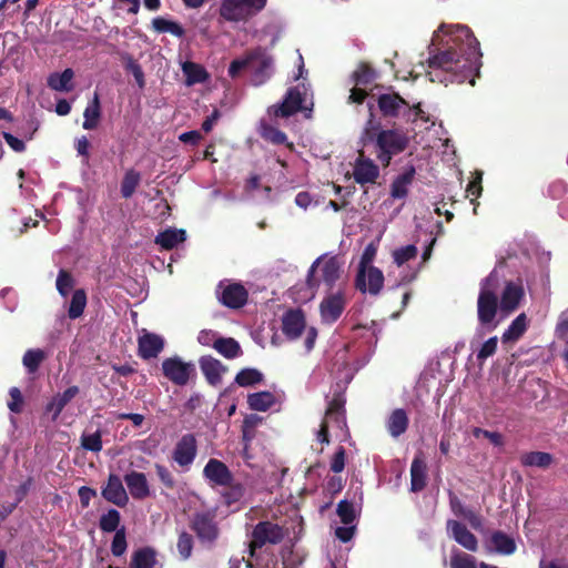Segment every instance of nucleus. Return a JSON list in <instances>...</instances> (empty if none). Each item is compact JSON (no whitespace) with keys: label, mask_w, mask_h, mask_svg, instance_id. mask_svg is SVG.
<instances>
[{"label":"nucleus","mask_w":568,"mask_h":568,"mask_svg":"<svg viewBox=\"0 0 568 568\" xmlns=\"http://www.w3.org/2000/svg\"><path fill=\"white\" fill-rule=\"evenodd\" d=\"M376 254H377V244L374 242L368 243L365 246V248L361 255V260H359L357 270L373 267L374 265H372V263L374 262Z\"/></svg>","instance_id":"nucleus-57"},{"label":"nucleus","mask_w":568,"mask_h":568,"mask_svg":"<svg viewBox=\"0 0 568 568\" xmlns=\"http://www.w3.org/2000/svg\"><path fill=\"white\" fill-rule=\"evenodd\" d=\"M479 42L465 24L442 23L428 44V80L475 84L481 67Z\"/></svg>","instance_id":"nucleus-1"},{"label":"nucleus","mask_w":568,"mask_h":568,"mask_svg":"<svg viewBox=\"0 0 568 568\" xmlns=\"http://www.w3.org/2000/svg\"><path fill=\"white\" fill-rule=\"evenodd\" d=\"M219 288H222L219 294V301L224 306L239 310L246 304L248 292L241 283H231L224 287H222V283H220Z\"/></svg>","instance_id":"nucleus-14"},{"label":"nucleus","mask_w":568,"mask_h":568,"mask_svg":"<svg viewBox=\"0 0 568 568\" xmlns=\"http://www.w3.org/2000/svg\"><path fill=\"white\" fill-rule=\"evenodd\" d=\"M81 446L89 452L99 453L102 449V435L100 430L92 434H82Z\"/></svg>","instance_id":"nucleus-53"},{"label":"nucleus","mask_w":568,"mask_h":568,"mask_svg":"<svg viewBox=\"0 0 568 568\" xmlns=\"http://www.w3.org/2000/svg\"><path fill=\"white\" fill-rule=\"evenodd\" d=\"M164 348V339L154 333H145L138 339V354L143 359L155 358Z\"/></svg>","instance_id":"nucleus-21"},{"label":"nucleus","mask_w":568,"mask_h":568,"mask_svg":"<svg viewBox=\"0 0 568 568\" xmlns=\"http://www.w3.org/2000/svg\"><path fill=\"white\" fill-rule=\"evenodd\" d=\"M141 181V175L138 171L130 169L125 172L121 182V195L124 199H130Z\"/></svg>","instance_id":"nucleus-42"},{"label":"nucleus","mask_w":568,"mask_h":568,"mask_svg":"<svg viewBox=\"0 0 568 568\" xmlns=\"http://www.w3.org/2000/svg\"><path fill=\"white\" fill-rule=\"evenodd\" d=\"M156 555L155 549L152 547L139 548L132 552L129 568H158L161 565Z\"/></svg>","instance_id":"nucleus-28"},{"label":"nucleus","mask_w":568,"mask_h":568,"mask_svg":"<svg viewBox=\"0 0 568 568\" xmlns=\"http://www.w3.org/2000/svg\"><path fill=\"white\" fill-rule=\"evenodd\" d=\"M418 250L414 244L397 247L393 251L392 256L394 263L397 266H402L405 263L415 260L417 257Z\"/></svg>","instance_id":"nucleus-46"},{"label":"nucleus","mask_w":568,"mask_h":568,"mask_svg":"<svg viewBox=\"0 0 568 568\" xmlns=\"http://www.w3.org/2000/svg\"><path fill=\"white\" fill-rule=\"evenodd\" d=\"M206 479L217 486H226L233 480V474L229 467L221 460L211 458L203 469Z\"/></svg>","instance_id":"nucleus-18"},{"label":"nucleus","mask_w":568,"mask_h":568,"mask_svg":"<svg viewBox=\"0 0 568 568\" xmlns=\"http://www.w3.org/2000/svg\"><path fill=\"white\" fill-rule=\"evenodd\" d=\"M10 400L8 402V408L14 414H20L23 410L24 399L21 390L18 387H11L9 389Z\"/></svg>","instance_id":"nucleus-61"},{"label":"nucleus","mask_w":568,"mask_h":568,"mask_svg":"<svg viewBox=\"0 0 568 568\" xmlns=\"http://www.w3.org/2000/svg\"><path fill=\"white\" fill-rule=\"evenodd\" d=\"M73 78L74 71L71 68H67L61 73H51L47 79V84L53 91L71 92L74 88L72 83Z\"/></svg>","instance_id":"nucleus-29"},{"label":"nucleus","mask_w":568,"mask_h":568,"mask_svg":"<svg viewBox=\"0 0 568 568\" xmlns=\"http://www.w3.org/2000/svg\"><path fill=\"white\" fill-rule=\"evenodd\" d=\"M261 135L265 141L275 145L286 144L291 150L294 148L292 142H287V135L273 125H263Z\"/></svg>","instance_id":"nucleus-44"},{"label":"nucleus","mask_w":568,"mask_h":568,"mask_svg":"<svg viewBox=\"0 0 568 568\" xmlns=\"http://www.w3.org/2000/svg\"><path fill=\"white\" fill-rule=\"evenodd\" d=\"M79 392L80 389L78 386H70L62 394L59 393L53 396L52 399L45 405V412L53 413V422L57 420L63 408L79 394Z\"/></svg>","instance_id":"nucleus-27"},{"label":"nucleus","mask_w":568,"mask_h":568,"mask_svg":"<svg viewBox=\"0 0 568 568\" xmlns=\"http://www.w3.org/2000/svg\"><path fill=\"white\" fill-rule=\"evenodd\" d=\"M201 372L211 386H217L222 382V375L227 371L221 361L211 355L201 356L199 359Z\"/></svg>","instance_id":"nucleus-20"},{"label":"nucleus","mask_w":568,"mask_h":568,"mask_svg":"<svg viewBox=\"0 0 568 568\" xmlns=\"http://www.w3.org/2000/svg\"><path fill=\"white\" fill-rule=\"evenodd\" d=\"M183 72L186 74L190 83H201L207 77L205 69L194 62H185L183 64Z\"/></svg>","instance_id":"nucleus-50"},{"label":"nucleus","mask_w":568,"mask_h":568,"mask_svg":"<svg viewBox=\"0 0 568 568\" xmlns=\"http://www.w3.org/2000/svg\"><path fill=\"white\" fill-rule=\"evenodd\" d=\"M450 568H477L475 557L454 549L450 555Z\"/></svg>","instance_id":"nucleus-48"},{"label":"nucleus","mask_w":568,"mask_h":568,"mask_svg":"<svg viewBox=\"0 0 568 568\" xmlns=\"http://www.w3.org/2000/svg\"><path fill=\"white\" fill-rule=\"evenodd\" d=\"M176 547L182 559H187L192 554L193 537L189 532L182 531L179 535Z\"/></svg>","instance_id":"nucleus-56"},{"label":"nucleus","mask_w":568,"mask_h":568,"mask_svg":"<svg viewBox=\"0 0 568 568\" xmlns=\"http://www.w3.org/2000/svg\"><path fill=\"white\" fill-rule=\"evenodd\" d=\"M124 483L134 499L142 500L150 496L149 483L144 473L132 470L124 475Z\"/></svg>","instance_id":"nucleus-25"},{"label":"nucleus","mask_w":568,"mask_h":568,"mask_svg":"<svg viewBox=\"0 0 568 568\" xmlns=\"http://www.w3.org/2000/svg\"><path fill=\"white\" fill-rule=\"evenodd\" d=\"M490 544L497 552L503 555H510L516 550L514 539L501 531L491 535Z\"/></svg>","instance_id":"nucleus-40"},{"label":"nucleus","mask_w":568,"mask_h":568,"mask_svg":"<svg viewBox=\"0 0 568 568\" xmlns=\"http://www.w3.org/2000/svg\"><path fill=\"white\" fill-rule=\"evenodd\" d=\"M257 568H295L294 560L292 559V554L290 552L286 557L282 555L281 558L275 557L274 555H267L266 557L256 558Z\"/></svg>","instance_id":"nucleus-36"},{"label":"nucleus","mask_w":568,"mask_h":568,"mask_svg":"<svg viewBox=\"0 0 568 568\" xmlns=\"http://www.w3.org/2000/svg\"><path fill=\"white\" fill-rule=\"evenodd\" d=\"M379 175L378 166L371 160L364 158L363 153L356 160L353 176L356 183L364 185L367 183H375Z\"/></svg>","instance_id":"nucleus-19"},{"label":"nucleus","mask_w":568,"mask_h":568,"mask_svg":"<svg viewBox=\"0 0 568 568\" xmlns=\"http://www.w3.org/2000/svg\"><path fill=\"white\" fill-rule=\"evenodd\" d=\"M346 397L344 390L334 392L328 402L325 418L334 422L338 427H346Z\"/></svg>","instance_id":"nucleus-22"},{"label":"nucleus","mask_w":568,"mask_h":568,"mask_svg":"<svg viewBox=\"0 0 568 568\" xmlns=\"http://www.w3.org/2000/svg\"><path fill=\"white\" fill-rule=\"evenodd\" d=\"M245 68H250V51L246 52L244 58L235 59L231 62L229 67V75L234 79Z\"/></svg>","instance_id":"nucleus-64"},{"label":"nucleus","mask_w":568,"mask_h":568,"mask_svg":"<svg viewBox=\"0 0 568 568\" xmlns=\"http://www.w3.org/2000/svg\"><path fill=\"white\" fill-rule=\"evenodd\" d=\"M152 26L154 30L160 33L169 32L178 38H182L185 34V31L181 24L162 17L154 18L152 20Z\"/></svg>","instance_id":"nucleus-43"},{"label":"nucleus","mask_w":568,"mask_h":568,"mask_svg":"<svg viewBox=\"0 0 568 568\" xmlns=\"http://www.w3.org/2000/svg\"><path fill=\"white\" fill-rule=\"evenodd\" d=\"M273 59L265 49L257 47L250 51V69L256 85L264 83L272 73Z\"/></svg>","instance_id":"nucleus-11"},{"label":"nucleus","mask_w":568,"mask_h":568,"mask_svg":"<svg viewBox=\"0 0 568 568\" xmlns=\"http://www.w3.org/2000/svg\"><path fill=\"white\" fill-rule=\"evenodd\" d=\"M57 290L58 292L63 296L65 297L70 291L72 290L73 285H74V280L72 277V275L65 271V270H60L59 274H58V277H57Z\"/></svg>","instance_id":"nucleus-55"},{"label":"nucleus","mask_w":568,"mask_h":568,"mask_svg":"<svg viewBox=\"0 0 568 568\" xmlns=\"http://www.w3.org/2000/svg\"><path fill=\"white\" fill-rule=\"evenodd\" d=\"M154 469H155L159 480L162 483V485L166 489H170V490L175 489L176 480L174 478L173 473L166 466L156 463V464H154Z\"/></svg>","instance_id":"nucleus-54"},{"label":"nucleus","mask_w":568,"mask_h":568,"mask_svg":"<svg viewBox=\"0 0 568 568\" xmlns=\"http://www.w3.org/2000/svg\"><path fill=\"white\" fill-rule=\"evenodd\" d=\"M45 358L47 354L43 349L30 348L23 354L22 364L29 374H34Z\"/></svg>","instance_id":"nucleus-39"},{"label":"nucleus","mask_w":568,"mask_h":568,"mask_svg":"<svg viewBox=\"0 0 568 568\" xmlns=\"http://www.w3.org/2000/svg\"><path fill=\"white\" fill-rule=\"evenodd\" d=\"M483 172L475 171L473 175V180L468 183L466 193L467 197L474 202L477 197L480 196L483 187H481Z\"/></svg>","instance_id":"nucleus-58"},{"label":"nucleus","mask_w":568,"mask_h":568,"mask_svg":"<svg viewBox=\"0 0 568 568\" xmlns=\"http://www.w3.org/2000/svg\"><path fill=\"white\" fill-rule=\"evenodd\" d=\"M352 78L355 85L365 88L377 79V72L368 63L361 62Z\"/></svg>","instance_id":"nucleus-37"},{"label":"nucleus","mask_w":568,"mask_h":568,"mask_svg":"<svg viewBox=\"0 0 568 568\" xmlns=\"http://www.w3.org/2000/svg\"><path fill=\"white\" fill-rule=\"evenodd\" d=\"M336 514L344 525H351L356 519L354 504L347 499H343L337 504Z\"/></svg>","instance_id":"nucleus-49"},{"label":"nucleus","mask_w":568,"mask_h":568,"mask_svg":"<svg viewBox=\"0 0 568 568\" xmlns=\"http://www.w3.org/2000/svg\"><path fill=\"white\" fill-rule=\"evenodd\" d=\"M498 339L496 336L487 339L477 352V359L480 362L486 361L488 357L495 354L497 349Z\"/></svg>","instance_id":"nucleus-62"},{"label":"nucleus","mask_w":568,"mask_h":568,"mask_svg":"<svg viewBox=\"0 0 568 568\" xmlns=\"http://www.w3.org/2000/svg\"><path fill=\"white\" fill-rule=\"evenodd\" d=\"M384 281L385 277L382 270L376 266L366 267L364 270H357L354 286L362 294L377 296L383 291Z\"/></svg>","instance_id":"nucleus-10"},{"label":"nucleus","mask_w":568,"mask_h":568,"mask_svg":"<svg viewBox=\"0 0 568 568\" xmlns=\"http://www.w3.org/2000/svg\"><path fill=\"white\" fill-rule=\"evenodd\" d=\"M427 132L428 141L432 139V144L428 143V149L437 155H440L442 160L448 165H454L456 151L454 145L449 144V138L442 123L437 124L433 121L432 124L428 125Z\"/></svg>","instance_id":"nucleus-8"},{"label":"nucleus","mask_w":568,"mask_h":568,"mask_svg":"<svg viewBox=\"0 0 568 568\" xmlns=\"http://www.w3.org/2000/svg\"><path fill=\"white\" fill-rule=\"evenodd\" d=\"M285 537V529L276 523L268 520L257 523L252 531V539L250 541V556L255 557L257 549H261L266 544H280Z\"/></svg>","instance_id":"nucleus-6"},{"label":"nucleus","mask_w":568,"mask_h":568,"mask_svg":"<svg viewBox=\"0 0 568 568\" xmlns=\"http://www.w3.org/2000/svg\"><path fill=\"white\" fill-rule=\"evenodd\" d=\"M215 518L214 510L197 511L193 515L190 528L202 544L212 545L219 538L220 529Z\"/></svg>","instance_id":"nucleus-7"},{"label":"nucleus","mask_w":568,"mask_h":568,"mask_svg":"<svg viewBox=\"0 0 568 568\" xmlns=\"http://www.w3.org/2000/svg\"><path fill=\"white\" fill-rule=\"evenodd\" d=\"M225 487H227V489L223 494V497L227 505H232L240 501L245 495L246 489L244 485L241 483H234L232 480L231 484H227Z\"/></svg>","instance_id":"nucleus-52"},{"label":"nucleus","mask_w":568,"mask_h":568,"mask_svg":"<svg viewBox=\"0 0 568 568\" xmlns=\"http://www.w3.org/2000/svg\"><path fill=\"white\" fill-rule=\"evenodd\" d=\"M83 116L84 121L82 126L84 130H94L98 126L101 118V104L100 97L97 92L84 109Z\"/></svg>","instance_id":"nucleus-32"},{"label":"nucleus","mask_w":568,"mask_h":568,"mask_svg":"<svg viewBox=\"0 0 568 568\" xmlns=\"http://www.w3.org/2000/svg\"><path fill=\"white\" fill-rule=\"evenodd\" d=\"M447 530L449 536L462 547L469 551L477 550V538L464 525L455 520H449L447 523Z\"/></svg>","instance_id":"nucleus-23"},{"label":"nucleus","mask_w":568,"mask_h":568,"mask_svg":"<svg viewBox=\"0 0 568 568\" xmlns=\"http://www.w3.org/2000/svg\"><path fill=\"white\" fill-rule=\"evenodd\" d=\"M407 426L408 417L406 412L402 408L395 409L387 420V429L393 437H398L404 434Z\"/></svg>","instance_id":"nucleus-33"},{"label":"nucleus","mask_w":568,"mask_h":568,"mask_svg":"<svg viewBox=\"0 0 568 568\" xmlns=\"http://www.w3.org/2000/svg\"><path fill=\"white\" fill-rule=\"evenodd\" d=\"M128 544L125 538V528L122 527L121 529L116 530L112 544H111V551L113 556L120 557L122 556L126 550Z\"/></svg>","instance_id":"nucleus-60"},{"label":"nucleus","mask_w":568,"mask_h":568,"mask_svg":"<svg viewBox=\"0 0 568 568\" xmlns=\"http://www.w3.org/2000/svg\"><path fill=\"white\" fill-rule=\"evenodd\" d=\"M162 373L174 385L184 386L195 376V366L179 356L168 357L162 362Z\"/></svg>","instance_id":"nucleus-9"},{"label":"nucleus","mask_w":568,"mask_h":568,"mask_svg":"<svg viewBox=\"0 0 568 568\" xmlns=\"http://www.w3.org/2000/svg\"><path fill=\"white\" fill-rule=\"evenodd\" d=\"M102 497L119 507H124L129 501V496L122 484L121 478L115 474H110L105 487L102 488Z\"/></svg>","instance_id":"nucleus-16"},{"label":"nucleus","mask_w":568,"mask_h":568,"mask_svg":"<svg viewBox=\"0 0 568 568\" xmlns=\"http://www.w3.org/2000/svg\"><path fill=\"white\" fill-rule=\"evenodd\" d=\"M303 94L297 87L290 88L281 104L274 105V115L288 118L303 109Z\"/></svg>","instance_id":"nucleus-17"},{"label":"nucleus","mask_w":568,"mask_h":568,"mask_svg":"<svg viewBox=\"0 0 568 568\" xmlns=\"http://www.w3.org/2000/svg\"><path fill=\"white\" fill-rule=\"evenodd\" d=\"M426 487V462L423 452H419L410 466V491L418 493Z\"/></svg>","instance_id":"nucleus-26"},{"label":"nucleus","mask_w":568,"mask_h":568,"mask_svg":"<svg viewBox=\"0 0 568 568\" xmlns=\"http://www.w3.org/2000/svg\"><path fill=\"white\" fill-rule=\"evenodd\" d=\"M121 520L120 513L116 509H109L105 514H103L100 518V529L104 532H113L118 529Z\"/></svg>","instance_id":"nucleus-47"},{"label":"nucleus","mask_w":568,"mask_h":568,"mask_svg":"<svg viewBox=\"0 0 568 568\" xmlns=\"http://www.w3.org/2000/svg\"><path fill=\"white\" fill-rule=\"evenodd\" d=\"M368 119L361 135L364 146L374 144L377 160L387 166L394 155L405 151L408 140L406 135L398 130H383L382 123L376 120L374 113V103L368 102Z\"/></svg>","instance_id":"nucleus-3"},{"label":"nucleus","mask_w":568,"mask_h":568,"mask_svg":"<svg viewBox=\"0 0 568 568\" xmlns=\"http://www.w3.org/2000/svg\"><path fill=\"white\" fill-rule=\"evenodd\" d=\"M345 306L346 300L343 292L327 295L320 304L322 322L329 325L335 323L343 314Z\"/></svg>","instance_id":"nucleus-13"},{"label":"nucleus","mask_w":568,"mask_h":568,"mask_svg":"<svg viewBox=\"0 0 568 568\" xmlns=\"http://www.w3.org/2000/svg\"><path fill=\"white\" fill-rule=\"evenodd\" d=\"M527 329V317L524 313L519 314L504 332L503 343L516 342Z\"/></svg>","instance_id":"nucleus-34"},{"label":"nucleus","mask_w":568,"mask_h":568,"mask_svg":"<svg viewBox=\"0 0 568 568\" xmlns=\"http://www.w3.org/2000/svg\"><path fill=\"white\" fill-rule=\"evenodd\" d=\"M498 282V272L495 268L480 283V292L477 301V314L480 324L483 326H487L488 329H494L497 326V323H494L497 312L504 316H508L521 305L526 296L521 280L507 281L500 292L498 303V298L495 293Z\"/></svg>","instance_id":"nucleus-2"},{"label":"nucleus","mask_w":568,"mask_h":568,"mask_svg":"<svg viewBox=\"0 0 568 568\" xmlns=\"http://www.w3.org/2000/svg\"><path fill=\"white\" fill-rule=\"evenodd\" d=\"M213 348L227 359L236 358L243 353L240 343L233 337H217Z\"/></svg>","instance_id":"nucleus-30"},{"label":"nucleus","mask_w":568,"mask_h":568,"mask_svg":"<svg viewBox=\"0 0 568 568\" xmlns=\"http://www.w3.org/2000/svg\"><path fill=\"white\" fill-rule=\"evenodd\" d=\"M345 448L339 446L331 459V470L335 474L342 473L345 468Z\"/></svg>","instance_id":"nucleus-63"},{"label":"nucleus","mask_w":568,"mask_h":568,"mask_svg":"<svg viewBox=\"0 0 568 568\" xmlns=\"http://www.w3.org/2000/svg\"><path fill=\"white\" fill-rule=\"evenodd\" d=\"M520 462L527 467L547 468L552 463V456L545 452H529L520 456Z\"/></svg>","instance_id":"nucleus-38"},{"label":"nucleus","mask_w":568,"mask_h":568,"mask_svg":"<svg viewBox=\"0 0 568 568\" xmlns=\"http://www.w3.org/2000/svg\"><path fill=\"white\" fill-rule=\"evenodd\" d=\"M275 403V396L267 390L253 393L247 396V404L251 409L266 412Z\"/></svg>","instance_id":"nucleus-35"},{"label":"nucleus","mask_w":568,"mask_h":568,"mask_svg":"<svg viewBox=\"0 0 568 568\" xmlns=\"http://www.w3.org/2000/svg\"><path fill=\"white\" fill-rule=\"evenodd\" d=\"M407 102L398 93H383L377 98V106L384 118H396Z\"/></svg>","instance_id":"nucleus-24"},{"label":"nucleus","mask_w":568,"mask_h":568,"mask_svg":"<svg viewBox=\"0 0 568 568\" xmlns=\"http://www.w3.org/2000/svg\"><path fill=\"white\" fill-rule=\"evenodd\" d=\"M322 264V280L328 288H333L341 276V263L337 256L325 258V256L317 257L311 265L306 284L310 288H317L321 281L315 276L316 268Z\"/></svg>","instance_id":"nucleus-5"},{"label":"nucleus","mask_w":568,"mask_h":568,"mask_svg":"<svg viewBox=\"0 0 568 568\" xmlns=\"http://www.w3.org/2000/svg\"><path fill=\"white\" fill-rule=\"evenodd\" d=\"M234 381L241 387H248L261 383L263 374L256 368H243L236 374Z\"/></svg>","instance_id":"nucleus-45"},{"label":"nucleus","mask_w":568,"mask_h":568,"mask_svg":"<svg viewBox=\"0 0 568 568\" xmlns=\"http://www.w3.org/2000/svg\"><path fill=\"white\" fill-rule=\"evenodd\" d=\"M85 306H87L85 291L82 288L75 290L73 292L71 301H70L68 316L71 320L79 318L83 314Z\"/></svg>","instance_id":"nucleus-41"},{"label":"nucleus","mask_w":568,"mask_h":568,"mask_svg":"<svg viewBox=\"0 0 568 568\" xmlns=\"http://www.w3.org/2000/svg\"><path fill=\"white\" fill-rule=\"evenodd\" d=\"M267 0H222L219 13L229 22H245L260 13Z\"/></svg>","instance_id":"nucleus-4"},{"label":"nucleus","mask_w":568,"mask_h":568,"mask_svg":"<svg viewBox=\"0 0 568 568\" xmlns=\"http://www.w3.org/2000/svg\"><path fill=\"white\" fill-rule=\"evenodd\" d=\"M186 234L184 230L168 229L160 232L155 237V243L162 248L170 251L173 250L178 244L184 242Z\"/></svg>","instance_id":"nucleus-31"},{"label":"nucleus","mask_w":568,"mask_h":568,"mask_svg":"<svg viewBox=\"0 0 568 568\" xmlns=\"http://www.w3.org/2000/svg\"><path fill=\"white\" fill-rule=\"evenodd\" d=\"M306 321L301 308H290L283 314L282 331L291 341L297 339L305 331Z\"/></svg>","instance_id":"nucleus-15"},{"label":"nucleus","mask_w":568,"mask_h":568,"mask_svg":"<svg viewBox=\"0 0 568 568\" xmlns=\"http://www.w3.org/2000/svg\"><path fill=\"white\" fill-rule=\"evenodd\" d=\"M197 455V443L193 434L183 435L176 443L172 458L182 468H189Z\"/></svg>","instance_id":"nucleus-12"},{"label":"nucleus","mask_w":568,"mask_h":568,"mask_svg":"<svg viewBox=\"0 0 568 568\" xmlns=\"http://www.w3.org/2000/svg\"><path fill=\"white\" fill-rule=\"evenodd\" d=\"M125 70L132 73L139 88L143 89L145 85V79L142 67L130 55L126 59Z\"/></svg>","instance_id":"nucleus-59"},{"label":"nucleus","mask_w":568,"mask_h":568,"mask_svg":"<svg viewBox=\"0 0 568 568\" xmlns=\"http://www.w3.org/2000/svg\"><path fill=\"white\" fill-rule=\"evenodd\" d=\"M413 179V171L404 173L399 175L393 183H392V191L390 194L395 199H403L407 195V184L412 182Z\"/></svg>","instance_id":"nucleus-51"}]
</instances>
